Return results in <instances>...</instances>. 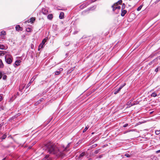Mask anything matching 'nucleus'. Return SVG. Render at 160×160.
Masks as SVG:
<instances>
[{"instance_id":"f257e3e1","label":"nucleus","mask_w":160,"mask_h":160,"mask_svg":"<svg viewBox=\"0 0 160 160\" xmlns=\"http://www.w3.org/2000/svg\"><path fill=\"white\" fill-rule=\"evenodd\" d=\"M71 144V142L68 143L66 147L64 145L62 146L63 150H61L52 143L49 142L45 145L44 148L50 154L54 155L57 157H62L64 155L63 151H68Z\"/></svg>"},{"instance_id":"f03ea898","label":"nucleus","mask_w":160,"mask_h":160,"mask_svg":"<svg viewBox=\"0 0 160 160\" xmlns=\"http://www.w3.org/2000/svg\"><path fill=\"white\" fill-rule=\"evenodd\" d=\"M48 39V38H46L43 40L41 43L39 45L38 50H39V49L40 48H43V45L45 44V43L46 42Z\"/></svg>"},{"instance_id":"7ed1b4c3","label":"nucleus","mask_w":160,"mask_h":160,"mask_svg":"<svg viewBox=\"0 0 160 160\" xmlns=\"http://www.w3.org/2000/svg\"><path fill=\"white\" fill-rule=\"evenodd\" d=\"M5 59L6 62L9 64H11L12 62V59L10 57H8L7 58V56H5Z\"/></svg>"},{"instance_id":"20e7f679","label":"nucleus","mask_w":160,"mask_h":160,"mask_svg":"<svg viewBox=\"0 0 160 160\" xmlns=\"http://www.w3.org/2000/svg\"><path fill=\"white\" fill-rule=\"evenodd\" d=\"M42 13L44 15H47L48 14V11L47 9L42 8Z\"/></svg>"},{"instance_id":"39448f33","label":"nucleus","mask_w":160,"mask_h":160,"mask_svg":"<svg viewBox=\"0 0 160 160\" xmlns=\"http://www.w3.org/2000/svg\"><path fill=\"white\" fill-rule=\"evenodd\" d=\"M49 157V155H47L42 160H52V158Z\"/></svg>"},{"instance_id":"423d86ee","label":"nucleus","mask_w":160,"mask_h":160,"mask_svg":"<svg viewBox=\"0 0 160 160\" xmlns=\"http://www.w3.org/2000/svg\"><path fill=\"white\" fill-rule=\"evenodd\" d=\"M127 11L126 10L123 9L121 10V16L122 17H124L125 14H126L127 13Z\"/></svg>"},{"instance_id":"0eeeda50","label":"nucleus","mask_w":160,"mask_h":160,"mask_svg":"<svg viewBox=\"0 0 160 160\" xmlns=\"http://www.w3.org/2000/svg\"><path fill=\"white\" fill-rule=\"evenodd\" d=\"M16 29L17 31H22L23 30L22 28L19 25H17L16 26Z\"/></svg>"},{"instance_id":"6e6552de","label":"nucleus","mask_w":160,"mask_h":160,"mask_svg":"<svg viewBox=\"0 0 160 160\" xmlns=\"http://www.w3.org/2000/svg\"><path fill=\"white\" fill-rule=\"evenodd\" d=\"M64 13L63 12H61L60 13L59 18L60 19H62L64 18Z\"/></svg>"},{"instance_id":"1a4fd4ad","label":"nucleus","mask_w":160,"mask_h":160,"mask_svg":"<svg viewBox=\"0 0 160 160\" xmlns=\"http://www.w3.org/2000/svg\"><path fill=\"white\" fill-rule=\"evenodd\" d=\"M53 17V15L52 14H49L47 17L48 18L49 20H51Z\"/></svg>"},{"instance_id":"9d476101","label":"nucleus","mask_w":160,"mask_h":160,"mask_svg":"<svg viewBox=\"0 0 160 160\" xmlns=\"http://www.w3.org/2000/svg\"><path fill=\"white\" fill-rule=\"evenodd\" d=\"M21 62V61L20 60H16L15 62V64L17 66H18L19 65L20 63Z\"/></svg>"},{"instance_id":"9b49d317","label":"nucleus","mask_w":160,"mask_h":160,"mask_svg":"<svg viewBox=\"0 0 160 160\" xmlns=\"http://www.w3.org/2000/svg\"><path fill=\"white\" fill-rule=\"evenodd\" d=\"M117 6V3H114L112 6L113 11H114L117 8H116V6Z\"/></svg>"},{"instance_id":"f8f14e48","label":"nucleus","mask_w":160,"mask_h":160,"mask_svg":"<svg viewBox=\"0 0 160 160\" xmlns=\"http://www.w3.org/2000/svg\"><path fill=\"white\" fill-rule=\"evenodd\" d=\"M6 52L5 51H0V56H2L6 53Z\"/></svg>"},{"instance_id":"ddd939ff","label":"nucleus","mask_w":160,"mask_h":160,"mask_svg":"<svg viewBox=\"0 0 160 160\" xmlns=\"http://www.w3.org/2000/svg\"><path fill=\"white\" fill-rule=\"evenodd\" d=\"M85 152H82L80 154L78 158H81L83 156L85 155Z\"/></svg>"},{"instance_id":"4468645a","label":"nucleus","mask_w":160,"mask_h":160,"mask_svg":"<svg viewBox=\"0 0 160 160\" xmlns=\"http://www.w3.org/2000/svg\"><path fill=\"white\" fill-rule=\"evenodd\" d=\"M157 59H158V58H155V59H154L152 61H151L150 62H149L148 63V65H150L152 64L153 63V62H154L157 61Z\"/></svg>"},{"instance_id":"2eb2a0df","label":"nucleus","mask_w":160,"mask_h":160,"mask_svg":"<svg viewBox=\"0 0 160 160\" xmlns=\"http://www.w3.org/2000/svg\"><path fill=\"white\" fill-rule=\"evenodd\" d=\"M35 20V18H31L30 19V22L33 23Z\"/></svg>"},{"instance_id":"dca6fc26","label":"nucleus","mask_w":160,"mask_h":160,"mask_svg":"<svg viewBox=\"0 0 160 160\" xmlns=\"http://www.w3.org/2000/svg\"><path fill=\"white\" fill-rule=\"evenodd\" d=\"M43 100V98H41L39 100H38L37 102L36 103V104H38L41 103V102Z\"/></svg>"},{"instance_id":"f3484780","label":"nucleus","mask_w":160,"mask_h":160,"mask_svg":"<svg viewBox=\"0 0 160 160\" xmlns=\"http://www.w3.org/2000/svg\"><path fill=\"white\" fill-rule=\"evenodd\" d=\"M0 49L3 50L6 49V48H5V46L3 45L0 44Z\"/></svg>"},{"instance_id":"a211bd4d","label":"nucleus","mask_w":160,"mask_h":160,"mask_svg":"<svg viewBox=\"0 0 160 160\" xmlns=\"http://www.w3.org/2000/svg\"><path fill=\"white\" fill-rule=\"evenodd\" d=\"M157 96V94L156 93L154 92H153L151 95V96L152 97H155Z\"/></svg>"},{"instance_id":"6ab92c4d","label":"nucleus","mask_w":160,"mask_h":160,"mask_svg":"<svg viewBox=\"0 0 160 160\" xmlns=\"http://www.w3.org/2000/svg\"><path fill=\"white\" fill-rule=\"evenodd\" d=\"M3 64L1 59H0V68H2L3 67Z\"/></svg>"},{"instance_id":"aec40b11","label":"nucleus","mask_w":160,"mask_h":160,"mask_svg":"<svg viewBox=\"0 0 160 160\" xmlns=\"http://www.w3.org/2000/svg\"><path fill=\"white\" fill-rule=\"evenodd\" d=\"M6 34V32L4 31H2L1 32V35H5Z\"/></svg>"},{"instance_id":"412c9836","label":"nucleus","mask_w":160,"mask_h":160,"mask_svg":"<svg viewBox=\"0 0 160 160\" xmlns=\"http://www.w3.org/2000/svg\"><path fill=\"white\" fill-rule=\"evenodd\" d=\"M7 137V135L6 134H4L2 137L1 138L2 139H5V138Z\"/></svg>"},{"instance_id":"4be33fe9","label":"nucleus","mask_w":160,"mask_h":160,"mask_svg":"<svg viewBox=\"0 0 160 160\" xmlns=\"http://www.w3.org/2000/svg\"><path fill=\"white\" fill-rule=\"evenodd\" d=\"M122 2V0H120L118 1L117 2L115 3H117V6L118 5V4H121Z\"/></svg>"},{"instance_id":"5701e85b","label":"nucleus","mask_w":160,"mask_h":160,"mask_svg":"<svg viewBox=\"0 0 160 160\" xmlns=\"http://www.w3.org/2000/svg\"><path fill=\"white\" fill-rule=\"evenodd\" d=\"M120 91V90L119 88L117 90L116 89L115 91L114 92V94H117Z\"/></svg>"},{"instance_id":"b1692460","label":"nucleus","mask_w":160,"mask_h":160,"mask_svg":"<svg viewBox=\"0 0 160 160\" xmlns=\"http://www.w3.org/2000/svg\"><path fill=\"white\" fill-rule=\"evenodd\" d=\"M126 5L125 4V3H123L122 4V9L121 10H123L125 8Z\"/></svg>"},{"instance_id":"393cba45","label":"nucleus","mask_w":160,"mask_h":160,"mask_svg":"<svg viewBox=\"0 0 160 160\" xmlns=\"http://www.w3.org/2000/svg\"><path fill=\"white\" fill-rule=\"evenodd\" d=\"M143 6V5H141L140 6H139L138 8L137 9V10L138 11H139L142 8Z\"/></svg>"},{"instance_id":"a878e982","label":"nucleus","mask_w":160,"mask_h":160,"mask_svg":"<svg viewBox=\"0 0 160 160\" xmlns=\"http://www.w3.org/2000/svg\"><path fill=\"white\" fill-rule=\"evenodd\" d=\"M126 85L125 83H124L122 85H121L119 88V89L121 90V89L125 85Z\"/></svg>"},{"instance_id":"bb28decb","label":"nucleus","mask_w":160,"mask_h":160,"mask_svg":"<svg viewBox=\"0 0 160 160\" xmlns=\"http://www.w3.org/2000/svg\"><path fill=\"white\" fill-rule=\"evenodd\" d=\"M60 72H61L60 71H57L55 72V74L56 75H59L60 73Z\"/></svg>"},{"instance_id":"cd10ccee","label":"nucleus","mask_w":160,"mask_h":160,"mask_svg":"<svg viewBox=\"0 0 160 160\" xmlns=\"http://www.w3.org/2000/svg\"><path fill=\"white\" fill-rule=\"evenodd\" d=\"M131 103H132L131 102H128L127 103V105L128 106V107H130L131 106Z\"/></svg>"},{"instance_id":"c85d7f7f","label":"nucleus","mask_w":160,"mask_h":160,"mask_svg":"<svg viewBox=\"0 0 160 160\" xmlns=\"http://www.w3.org/2000/svg\"><path fill=\"white\" fill-rule=\"evenodd\" d=\"M88 128H89L88 127V126L86 127V128L83 130V132H85L87 131V130L88 129Z\"/></svg>"},{"instance_id":"c756f323","label":"nucleus","mask_w":160,"mask_h":160,"mask_svg":"<svg viewBox=\"0 0 160 160\" xmlns=\"http://www.w3.org/2000/svg\"><path fill=\"white\" fill-rule=\"evenodd\" d=\"M96 8V6L95 5L91 8L89 10H93L95 9Z\"/></svg>"},{"instance_id":"7c9ffc66","label":"nucleus","mask_w":160,"mask_h":160,"mask_svg":"<svg viewBox=\"0 0 160 160\" xmlns=\"http://www.w3.org/2000/svg\"><path fill=\"white\" fill-rule=\"evenodd\" d=\"M155 133L156 134L158 135L159 133H160V131H159V130H157L155 131Z\"/></svg>"},{"instance_id":"2f4dec72","label":"nucleus","mask_w":160,"mask_h":160,"mask_svg":"<svg viewBox=\"0 0 160 160\" xmlns=\"http://www.w3.org/2000/svg\"><path fill=\"white\" fill-rule=\"evenodd\" d=\"M116 8H117L119 10L121 8V7L119 6H116Z\"/></svg>"},{"instance_id":"473e14b6","label":"nucleus","mask_w":160,"mask_h":160,"mask_svg":"<svg viewBox=\"0 0 160 160\" xmlns=\"http://www.w3.org/2000/svg\"><path fill=\"white\" fill-rule=\"evenodd\" d=\"M7 78V76L6 75H4L2 77V79L3 80H6Z\"/></svg>"},{"instance_id":"72a5a7b5","label":"nucleus","mask_w":160,"mask_h":160,"mask_svg":"<svg viewBox=\"0 0 160 160\" xmlns=\"http://www.w3.org/2000/svg\"><path fill=\"white\" fill-rule=\"evenodd\" d=\"M125 156L129 158L130 157V155L128 153H126L125 154Z\"/></svg>"},{"instance_id":"f704fd0d","label":"nucleus","mask_w":160,"mask_h":160,"mask_svg":"<svg viewBox=\"0 0 160 160\" xmlns=\"http://www.w3.org/2000/svg\"><path fill=\"white\" fill-rule=\"evenodd\" d=\"M159 68H160V67H158L157 68H156L155 69V71L156 72H157L158 71L159 69Z\"/></svg>"},{"instance_id":"c9c22d12","label":"nucleus","mask_w":160,"mask_h":160,"mask_svg":"<svg viewBox=\"0 0 160 160\" xmlns=\"http://www.w3.org/2000/svg\"><path fill=\"white\" fill-rule=\"evenodd\" d=\"M157 158V157L155 156H154L153 158H152L151 159L152 160H156V159Z\"/></svg>"},{"instance_id":"e433bc0d","label":"nucleus","mask_w":160,"mask_h":160,"mask_svg":"<svg viewBox=\"0 0 160 160\" xmlns=\"http://www.w3.org/2000/svg\"><path fill=\"white\" fill-rule=\"evenodd\" d=\"M2 99V95L0 94V102Z\"/></svg>"},{"instance_id":"4c0bfd02","label":"nucleus","mask_w":160,"mask_h":160,"mask_svg":"<svg viewBox=\"0 0 160 160\" xmlns=\"http://www.w3.org/2000/svg\"><path fill=\"white\" fill-rule=\"evenodd\" d=\"M128 126V123H126V124H125V125H124L123 126V127L124 128H125V127H127Z\"/></svg>"},{"instance_id":"58836bf2","label":"nucleus","mask_w":160,"mask_h":160,"mask_svg":"<svg viewBox=\"0 0 160 160\" xmlns=\"http://www.w3.org/2000/svg\"><path fill=\"white\" fill-rule=\"evenodd\" d=\"M97 146V144H94L92 146V148H95Z\"/></svg>"},{"instance_id":"ea45409f","label":"nucleus","mask_w":160,"mask_h":160,"mask_svg":"<svg viewBox=\"0 0 160 160\" xmlns=\"http://www.w3.org/2000/svg\"><path fill=\"white\" fill-rule=\"evenodd\" d=\"M31 84V82H29L28 84V85H27V86H26V88H28V87Z\"/></svg>"},{"instance_id":"a19ab883","label":"nucleus","mask_w":160,"mask_h":160,"mask_svg":"<svg viewBox=\"0 0 160 160\" xmlns=\"http://www.w3.org/2000/svg\"><path fill=\"white\" fill-rule=\"evenodd\" d=\"M99 152V150H97L95 151V154H97Z\"/></svg>"},{"instance_id":"79ce46f5","label":"nucleus","mask_w":160,"mask_h":160,"mask_svg":"<svg viewBox=\"0 0 160 160\" xmlns=\"http://www.w3.org/2000/svg\"><path fill=\"white\" fill-rule=\"evenodd\" d=\"M78 31H75V32H73V34H76L77 33H78Z\"/></svg>"},{"instance_id":"37998d69","label":"nucleus","mask_w":160,"mask_h":160,"mask_svg":"<svg viewBox=\"0 0 160 160\" xmlns=\"http://www.w3.org/2000/svg\"><path fill=\"white\" fill-rule=\"evenodd\" d=\"M160 152V150H158L156 152V153H158Z\"/></svg>"},{"instance_id":"c03bdc74","label":"nucleus","mask_w":160,"mask_h":160,"mask_svg":"<svg viewBox=\"0 0 160 160\" xmlns=\"http://www.w3.org/2000/svg\"><path fill=\"white\" fill-rule=\"evenodd\" d=\"M135 104V103H131V106H132Z\"/></svg>"},{"instance_id":"a18cd8bd","label":"nucleus","mask_w":160,"mask_h":160,"mask_svg":"<svg viewBox=\"0 0 160 160\" xmlns=\"http://www.w3.org/2000/svg\"><path fill=\"white\" fill-rule=\"evenodd\" d=\"M35 79V78H33V77L32 78V79H31V81H33Z\"/></svg>"},{"instance_id":"49530a36","label":"nucleus","mask_w":160,"mask_h":160,"mask_svg":"<svg viewBox=\"0 0 160 160\" xmlns=\"http://www.w3.org/2000/svg\"><path fill=\"white\" fill-rule=\"evenodd\" d=\"M35 79V78H33V77L32 78V79H31V81H33Z\"/></svg>"},{"instance_id":"de8ad7c7","label":"nucleus","mask_w":160,"mask_h":160,"mask_svg":"<svg viewBox=\"0 0 160 160\" xmlns=\"http://www.w3.org/2000/svg\"><path fill=\"white\" fill-rule=\"evenodd\" d=\"M96 0H92V2H94Z\"/></svg>"},{"instance_id":"09e8293b","label":"nucleus","mask_w":160,"mask_h":160,"mask_svg":"<svg viewBox=\"0 0 160 160\" xmlns=\"http://www.w3.org/2000/svg\"><path fill=\"white\" fill-rule=\"evenodd\" d=\"M2 125L1 124H0V128L2 127Z\"/></svg>"},{"instance_id":"8fccbe9b","label":"nucleus","mask_w":160,"mask_h":160,"mask_svg":"<svg viewBox=\"0 0 160 160\" xmlns=\"http://www.w3.org/2000/svg\"><path fill=\"white\" fill-rule=\"evenodd\" d=\"M6 159V158H4L3 159H2V160H5Z\"/></svg>"},{"instance_id":"3c124183","label":"nucleus","mask_w":160,"mask_h":160,"mask_svg":"<svg viewBox=\"0 0 160 160\" xmlns=\"http://www.w3.org/2000/svg\"><path fill=\"white\" fill-rule=\"evenodd\" d=\"M8 147H9V146H6V148H8Z\"/></svg>"},{"instance_id":"603ef678","label":"nucleus","mask_w":160,"mask_h":160,"mask_svg":"<svg viewBox=\"0 0 160 160\" xmlns=\"http://www.w3.org/2000/svg\"><path fill=\"white\" fill-rule=\"evenodd\" d=\"M32 82V81L31 80L30 82H31H31Z\"/></svg>"},{"instance_id":"864d4df0","label":"nucleus","mask_w":160,"mask_h":160,"mask_svg":"<svg viewBox=\"0 0 160 160\" xmlns=\"http://www.w3.org/2000/svg\"><path fill=\"white\" fill-rule=\"evenodd\" d=\"M32 82V81L31 80L30 82H31H31Z\"/></svg>"},{"instance_id":"5fc2aeb1","label":"nucleus","mask_w":160,"mask_h":160,"mask_svg":"<svg viewBox=\"0 0 160 160\" xmlns=\"http://www.w3.org/2000/svg\"><path fill=\"white\" fill-rule=\"evenodd\" d=\"M68 45H69V44H68V45H67V44H66V46H67H67H68Z\"/></svg>"},{"instance_id":"6e6d98bb","label":"nucleus","mask_w":160,"mask_h":160,"mask_svg":"<svg viewBox=\"0 0 160 160\" xmlns=\"http://www.w3.org/2000/svg\"><path fill=\"white\" fill-rule=\"evenodd\" d=\"M68 45H69V44H68V45H67V44H66V46H67H67H68Z\"/></svg>"},{"instance_id":"4d7b16f0","label":"nucleus","mask_w":160,"mask_h":160,"mask_svg":"<svg viewBox=\"0 0 160 160\" xmlns=\"http://www.w3.org/2000/svg\"><path fill=\"white\" fill-rule=\"evenodd\" d=\"M93 133H94V132H92V134H93Z\"/></svg>"},{"instance_id":"13d9d810","label":"nucleus","mask_w":160,"mask_h":160,"mask_svg":"<svg viewBox=\"0 0 160 160\" xmlns=\"http://www.w3.org/2000/svg\"><path fill=\"white\" fill-rule=\"evenodd\" d=\"M31 148V147H29V148Z\"/></svg>"},{"instance_id":"bf43d9fd","label":"nucleus","mask_w":160,"mask_h":160,"mask_svg":"<svg viewBox=\"0 0 160 160\" xmlns=\"http://www.w3.org/2000/svg\"><path fill=\"white\" fill-rule=\"evenodd\" d=\"M159 59H160V57Z\"/></svg>"}]
</instances>
